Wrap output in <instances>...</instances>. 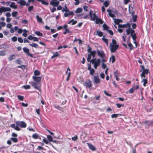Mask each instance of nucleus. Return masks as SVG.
I'll use <instances>...</instances> for the list:
<instances>
[{"instance_id": "obj_1", "label": "nucleus", "mask_w": 153, "mask_h": 153, "mask_svg": "<svg viewBox=\"0 0 153 153\" xmlns=\"http://www.w3.org/2000/svg\"><path fill=\"white\" fill-rule=\"evenodd\" d=\"M15 124H13L10 125V126L15 130L19 131L21 130V128H21H25L26 127V123L23 121H16L15 122Z\"/></svg>"}, {"instance_id": "obj_2", "label": "nucleus", "mask_w": 153, "mask_h": 153, "mask_svg": "<svg viewBox=\"0 0 153 153\" xmlns=\"http://www.w3.org/2000/svg\"><path fill=\"white\" fill-rule=\"evenodd\" d=\"M83 85L86 88H90L92 86V82L90 79H87L83 83Z\"/></svg>"}, {"instance_id": "obj_3", "label": "nucleus", "mask_w": 153, "mask_h": 153, "mask_svg": "<svg viewBox=\"0 0 153 153\" xmlns=\"http://www.w3.org/2000/svg\"><path fill=\"white\" fill-rule=\"evenodd\" d=\"M119 47V45H110L109 48L111 52L112 53L115 52Z\"/></svg>"}, {"instance_id": "obj_4", "label": "nucleus", "mask_w": 153, "mask_h": 153, "mask_svg": "<svg viewBox=\"0 0 153 153\" xmlns=\"http://www.w3.org/2000/svg\"><path fill=\"white\" fill-rule=\"evenodd\" d=\"M32 86L36 89L40 90L41 84L40 83L32 82Z\"/></svg>"}, {"instance_id": "obj_5", "label": "nucleus", "mask_w": 153, "mask_h": 153, "mask_svg": "<svg viewBox=\"0 0 153 153\" xmlns=\"http://www.w3.org/2000/svg\"><path fill=\"white\" fill-rule=\"evenodd\" d=\"M50 4L53 7H56L59 4V1L58 0H52Z\"/></svg>"}, {"instance_id": "obj_6", "label": "nucleus", "mask_w": 153, "mask_h": 153, "mask_svg": "<svg viewBox=\"0 0 153 153\" xmlns=\"http://www.w3.org/2000/svg\"><path fill=\"white\" fill-rule=\"evenodd\" d=\"M23 50L24 52L27 55L30 56L32 58L33 57V55L32 54L30 53V50L28 48L26 47H24L23 48Z\"/></svg>"}, {"instance_id": "obj_7", "label": "nucleus", "mask_w": 153, "mask_h": 153, "mask_svg": "<svg viewBox=\"0 0 153 153\" xmlns=\"http://www.w3.org/2000/svg\"><path fill=\"white\" fill-rule=\"evenodd\" d=\"M97 53L98 55L101 58L105 57V54L103 51H100L99 49L97 50Z\"/></svg>"}, {"instance_id": "obj_8", "label": "nucleus", "mask_w": 153, "mask_h": 153, "mask_svg": "<svg viewBox=\"0 0 153 153\" xmlns=\"http://www.w3.org/2000/svg\"><path fill=\"white\" fill-rule=\"evenodd\" d=\"M100 63V60L99 59H97L95 62L93 64L94 67L95 69H96L97 67L99 66Z\"/></svg>"}, {"instance_id": "obj_9", "label": "nucleus", "mask_w": 153, "mask_h": 153, "mask_svg": "<svg viewBox=\"0 0 153 153\" xmlns=\"http://www.w3.org/2000/svg\"><path fill=\"white\" fill-rule=\"evenodd\" d=\"M32 78L35 82L40 83L41 80V77L40 76L36 77L35 76H33Z\"/></svg>"}, {"instance_id": "obj_10", "label": "nucleus", "mask_w": 153, "mask_h": 153, "mask_svg": "<svg viewBox=\"0 0 153 153\" xmlns=\"http://www.w3.org/2000/svg\"><path fill=\"white\" fill-rule=\"evenodd\" d=\"M131 36L132 37V39H137V37L136 34L135 33V31L134 30L131 31Z\"/></svg>"}, {"instance_id": "obj_11", "label": "nucleus", "mask_w": 153, "mask_h": 153, "mask_svg": "<svg viewBox=\"0 0 153 153\" xmlns=\"http://www.w3.org/2000/svg\"><path fill=\"white\" fill-rule=\"evenodd\" d=\"M89 15L91 19L93 20H94L95 19H96L97 18V16H96V14L95 13H94V14H93V17H92V15H93L92 11L91 10H90V11L89 13Z\"/></svg>"}, {"instance_id": "obj_12", "label": "nucleus", "mask_w": 153, "mask_h": 153, "mask_svg": "<svg viewBox=\"0 0 153 153\" xmlns=\"http://www.w3.org/2000/svg\"><path fill=\"white\" fill-rule=\"evenodd\" d=\"M36 17L38 23L40 24L44 23V22L43 21L42 18L40 17L38 15H36Z\"/></svg>"}, {"instance_id": "obj_13", "label": "nucleus", "mask_w": 153, "mask_h": 153, "mask_svg": "<svg viewBox=\"0 0 153 153\" xmlns=\"http://www.w3.org/2000/svg\"><path fill=\"white\" fill-rule=\"evenodd\" d=\"M94 83L96 84H99L100 82V79L98 76H94Z\"/></svg>"}, {"instance_id": "obj_14", "label": "nucleus", "mask_w": 153, "mask_h": 153, "mask_svg": "<svg viewBox=\"0 0 153 153\" xmlns=\"http://www.w3.org/2000/svg\"><path fill=\"white\" fill-rule=\"evenodd\" d=\"M103 22L101 19L97 17L96 19V24H102L103 23Z\"/></svg>"}, {"instance_id": "obj_15", "label": "nucleus", "mask_w": 153, "mask_h": 153, "mask_svg": "<svg viewBox=\"0 0 153 153\" xmlns=\"http://www.w3.org/2000/svg\"><path fill=\"white\" fill-rule=\"evenodd\" d=\"M107 12L108 13V14L112 18H114L116 17L115 15L114 14L112 13L111 11V10L110 9H108L107 10Z\"/></svg>"}, {"instance_id": "obj_16", "label": "nucleus", "mask_w": 153, "mask_h": 153, "mask_svg": "<svg viewBox=\"0 0 153 153\" xmlns=\"http://www.w3.org/2000/svg\"><path fill=\"white\" fill-rule=\"evenodd\" d=\"M74 12L72 11H69L68 13H65L64 14V16L65 17H67L68 16H74Z\"/></svg>"}, {"instance_id": "obj_17", "label": "nucleus", "mask_w": 153, "mask_h": 153, "mask_svg": "<svg viewBox=\"0 0 153 153\" xmlns=\"http://www.w3.org/2000/svg\"><path fill=\"white\" fill-rule=\"evenodd\" d=\"M88 145V146L89 149L91 150L94 151L96 150V148L93 145L91 144H90V143H87Z\"/></svg>"}, {"instance_id": "obj_18", "label": "nucleus", "mask_w": 153, "mask_h": 153, "mask_svg": "<svg viewBox=\"0 0 153 153\" xmlns=\"http://www.w3.org/2000/svg\"><path fill=\"white\" fill-rule=\"evenodd\" d=\"M114 22L116 25H118L120 23L122 22V20L121 19H113Z\"/></svg>"}, {"instance_id": "obj_19", "label": "nucleus", "mask_w": 153, "mask_h": 153, "mask_svg": "<svg viewBox=\"0 0 153 153\" xmlns=\"http://www.w3.org/2000/svg\"><path fill=\"white\" fill-rule=\"evenodd\" d=\"M0 48L3 49L8 48H9V45L6 44H3L0 45Z\"/></svg>"}, {"instance_id": "obj_20", "label": "nucleus", "mask_w": 153, "mask_h": 153, "mask_svg": "<svg viewBox=\"0 0 153 153\" xmlns=\"http://www.w3.org/2000/svg\"><path fill=\"white\" fill-rule=\"evenodd\" d=\"M103 33L101 31H99L97 30V31L96 33H94V35L98 36L99 37H101L103 36Z\"/></svg>"}, {"instance_id": "obj_21", "label": "nucleus", "mask_w": 153, "mask_h": 153, "mask_svg": "<svg viewBox=\"0 0 153 153\" xmlns=\"http://www.w3.org/2000/svg\"><path fill=\"white\" fill-rule=\"evenodd\" d=\"M16 56L15 54H13L12 55H10L8 58V59L9 61H11L13 59H14L16 58Z\"/></svg>"}, {"instance_id": "obj_22", "label": "nucleus", "mask_w": 153, "mask_h": 153, "mask_svg": "<svg viewBox=\"0 0 153 153\" xmlns=\"http://www.w3.org/2000/svg\"><path fill=\"white\" fill-rule=\"evenodd\" d=\"M52 53H53V55L51 56V59L59 56L58 52H56L55 53L53 52Z\"/></svg>"}, {"instance_id": "obj_23", "label": "nucleus", "mask_w": 153, "mask_h": 153, "mask_svg": "<svg viewBox=\"0 0 153 153\" xmlns=\"http://www.w3.org/2000/svg\"><path fill=\"white\" fill-rule=\"evenodd\" d=\"M134 12H133L132 13L133 21L134 22H135L137 21V16L136 15H134Z\"/></svg>"}, {"instance_id": "obj_24", "label": "nucleus", "mask_w": 153, "mask_h": 153, "mask_svg": "<svg viewBox=\"0 0 153 153\" xmlns=\"http://www.w3.org/2000/svg\"><path fill=\"white\" fill-rule=\"evenodd\" d=\"M29 45L32 47H34L36 48H38L39 47L38 45L37 44L35 43H33L31 44H29Z\"/></svg>"}, {"instance_id": "obj_25", "label": "nucleus", "mask_w": 153, "mask_h": 153, "mask_svg": "<svg viewBox=\"0 0 153 153\" xmlns=\"http://www.w3.org/2000/svg\"><path fill=\"white\" fill-rule=\"evenodd\" d=\"M132 30H134L132 29L131 27L127 29L126 30L127 34L129 35L130 34H131V31Z\"/></svg>"}, {"instance_id": "obj_26", "label": "nucleus", "mask_w": 153, "mask_h": 153, "mask_svg": "<svg viewBox=\"0 0 153 153\" xmlns=\"http://www.w3.org/2000/svg\"><path fill=\"white\" fill-rule=\"evenodd\" d=\"M17 3L22 6H24L26 4V1L24 0H21L20 1L17 2Z\"/></svg>"}, {"instance_id": "obj_27", "label": "nucleus", "mask_w": 153, "mask_h": 153, "mask_svg": "<svg viewBox=\"0 0 153 153\" xmlns=\"http://www.w3.org/2000/svg\"><path fill=\"white\" fill-rule=\"evenodd\" d=\"M10 7L14 9H16L17 7L16 5H15V3L14 2H13L10 5Z\"/></svg>"}, {"instance_id": "obj_28", "label": "nucleus", "mask_w": 153, "mask_h": 153, "mask_svg": "<svg viewBox=\"0 0 153 153\" xmlns=\"http://www.w3.org/2000/svg\"><path fill=\"white\" fill-rule=\"evenodd\" d=\"M115 58L114 55H112L111 57L110 58V61L111 60V62L113 63L115 61Z\"/></svg>"}, {"instance_id": "obj_29", "label": "nucleus", "mask_w": 153, "mask_h": 153, "mask_svg": "<svg viewBox=\"0 0 153 153\" xmlns=\"http://www.w3.org/2000/svg\"><path fill=\"white\" fill-rule=\"evenodd\" d=\"M3 9L4 12L6 11H10L11 10V9L9 7H2Z\"/></svg>"}, {"instance_id": "obj_30", "label": "nucleus", "mask_w": 153, "mask_h": 153, "mask_svg": "<svg viewBox=\"0 0 153 153\" xmlns=\"http://www.w3.org/2000/svg\"><path fill=\"white\" fill-rule=\"evenodd\" d=\"M40 72L38 70H35L34 72V76H38L40 75Z\"/></svg>"}, {"instance_id": "obj_31", "label": "nucleus", "mask_w": 153, "mask_h": 153, "mask_svg": "<svg viewBox=\"0 0 153 153\" xmlns=\"http://www.w3.org/2000/svg\"><path fill=\"white\" fill-rule=\"evenodd\" d=\"M105 36H103V37L102 38V40L107 45H108V40L105 38Z\"/></svg>"}, {"instance_id": "obj_32", "label": "nucleus", "mask_w": 153, "mask_h": 153, "mask_svg": "<svg viewBox=\"0 0 153 153\" xmlns=\"http://www.w3.org/2000/svg\"><path fill=\"white\" fill-rule=\"evenodd\" d=\"M123 28L128 27L129 28L131 27H130L131 25L129 23H128L125 24H123Z\"/></svg>"}, {"instance_id": "obj_33", "label": "nucleus", "mask_w": 153, "mask_h": 153, "mask_svg": "<svg viewBox=\"0 0 153 153\" xmlns=\"http://www.w3.org/2000/svg\"><path fill=\"white\" fill-rule=\"evenodd\" d=\"M91 52L90 54L91 55V56H92L93 58H94L96 55V51L94 50L91 51Z\"/></svg>"}, {"instance_id": "obj_34", "label": "nucleus", "mask_w": 153, "mask_h": 153, "mask_svg": "<svg viewBox=\"0 0 153 153\" xmlns=\"http://www.w3.org/2000/svg\"><path fill=\"white\" fill-rule=\"evenodd\" d=\"M142 82H143V85L145 87L148 83L147 79H142Z\"/></svg>"}, {"instance_id": "obj_35", "label": "nucleus", "mask_w": 153, "mask_h": 153, "mask_svg": "<svg viewBox=\"0 0 153 153\" xmlns=\"http://www.w3.org/2000/svg\"><path fill=\"white\" fill-rule=\"evenodd\" d=\"M32 137L34 139H37L39 138V136L37 133H35L32 135Z\"/></svg>"}, {"instance_id": "obj_36", "label": "nucleus", "mask_w": 153, "mask_h": 153, "mask_svg": "<svg viewBox=\"0 0 153 153\" xmlns=\"http://www.w3.org/2000/svg\"><path fill=\"white\" fill-rule=\"evenodd\" d=\"M35 34L38 36H43V34L39 31H35Z\"/></svg>"}, {"instance_id": "obj_37", "label": "nucleus", "mask_w": 153, "mask_h": 153, "mask_svg": "<svg viewBox=\"0 0 153 153\" xmlns=\"http://www.w3.org/2000/svg\"><path fill=\"white\" fill-rule=\"evenodd\" d=\"M103 27L104 30L107 31L109 29V27L105 24L103 25Z\"/></svg>"}, {"instance_id": "obj_38", "label": "nucleus", "mask_w": 153, "mask_h": 153, "mask_svg": "<svg viewBox=\"0 0 153 153\" xmlns=\"http://www.w3.org/2000/svg\"><path fill=\"white\" fill-rule=\"evenodd\" d=\"M109 4V1H105L104 2L103 4L105 7H108Z\"/></svg>"}, {"instance_id": "obj_39", "label": "nucleus", "mask_w": 153, "mask_h": 153, "mask_svg": "<svg viewBox=\"0 0 153 153\" xmlns=\"http://www.w3.org/2000/svg\"><path fill=\"white\" fill-rule=\"evenodd\" d=\"M10 139L14 143H16L18 141V139L16 137H11Z\"/></svg>"}, {"instance_id": "obj_40", "label": "nucleus", "mask_w": 153, "mask_h": 153, "mask_svg": "<svg viewBox=\"0 0 153 153\" xmlns=\"http://www.w3.org/2000/svg\"><path fill=\"white\" fill-rule=\"evenodd\" d=\"M5 51L2 50L0 51V56H4L6 55L5 53Z\"/></svg>"}, {"instance_id": "obj_41", "label": "nucleus", "mask_w": 153, "mask_h": 153, "mask_svg": "<svg viewBox=\"0 0 153 153\" xmlns=\"http://www.w3.org/2000/svg\"><path fill=\"white\" fill-rule=\"evenodd\" d=\"M54 107L55 108L57 109L60 111L62 110V108L59 105H54Z\"/></svg>"}, {"instance_id": "obj_42", "label": "nucleus", "mask_w": 153, "mask_h": 153, "mask_svg": "<svg viewBox=\"0 0 153 153\" xmlns=\"http://www.w3.org/2000/svg\"><path fill=\"white\" fill-rule=\"evenodd\" d=\"M110 45H119L117 44L116 41L114 39H112V42L110 44Z\"/></svg>"}, {"instance_id": "obj_43", "label": "nucleus", "mask_w": 153, "mask_h": 153, "mask_svg": "<svg viewBox=\"0 0 153 153\" xmlns=\"http://www.w3.org/2000/svg\"><path fill=\"white\" fill-rule=\"evenodd\" d=\"M82 10V9L81 8H78L75 11L76 13H80Z\"/></svg>"}, {"instance_id": "obj_44", "label": "nucleus", "mask_w": 153, "mask_h": 153, "mask_svg": "<svg viewBox=\"0 0 153 153\" xmlns=\"http://www.w3.org/2000/svg\"><path fill=\"white\" fill-rule=\"evenodd\" d=\"M149 72V70L147 69H146L143 70L142 73L143 74H147Z\"/></svg>"}, {"instance_id": "obj_45", "label": "nucleus", "mask_w": 153, "mask_h": 153, "mask_svg": "<svg viewBox=\"0 0 153 153\" xmlns=\"http://www.w3.org/2000/svg\"><path fill=\"white\" fill-rule=\"evenodd\" d=\"M22 87L23 88L25 89H28L30 88V86L29 85H23Z\"/></svg>"}, {"instance_id": "obj_46", "label": "nucleus", "mask_w": 153, "mask_h": 153, "mask_svg": "<svg viewBox=\"0 0 153 153\" xmlns=\"http://www.w3.org/2000/svg\"><path fill=\"white\" fill-rule=\"evenodd\" d=\"M71 33V31H70L68 29H67L65 30V31L63 32V33L65 35L67 33Z\"/></svg>"}, {"instance_id": "obj_47", "label": "nucleus", "mask_w": 153, "mask_h": 153, "mask_svg": "<svg viewBox=\"0 0 153 153\" xmlns=\"http://www.w3.org/2000/svg\"><path fill=\"white\" fill-rule=\"evenodd\" d=\"M17 97L19 100L21 101H23L24 99L23 96L20 95H18Z\"/></svg>"}, {"instance_id": "obj_48", "label": "nucleus", "mask_w": 153, "mask_h": 153, "mask_svg": "<svg viewBox=\"0 0 153 153\" xmlns=\"http://www.w3.org/2000/svg\"><path fill=\"white\" fill-rule=\"evenodd\" d=\"M128 45L129 47V48L130 50H131L134 48V47L131 43H129L128 44Z\"/></svg>"}, {"instance_id": "obj_49", "label": "nucleus", "mask_w": 153, "mask_h": 153, "mask_svg": "<svg viewBox=\"0 0 153 153\" xmlns=\"http://www.w3.org/2000/svg\"><path fill=\"white\" fill-rule=\"evenodd\" d=\"M117 107L118 108H120L122 107H123L124 106V105L123 104H120L119 103H117L116 104Z\"/></svg>"}, {"instance_id": "obj_50", "label": "nucleus", "mask_w": 153, "mask_h": 153, "mask_svg": "<svg viewBox=\"0 0 153 153\" xmlns=\"http://www.w3.org/2000/svg\"><path fill=\"white\" fill-rule=\"evenodd\" d=\"M33 6L32 5L28 7V10L29 12H30L33 10Z\"/></svg>"}, {"instance_id": "obj_51", "label": "nucleus", "mask_w": 153, "mask_h": 153, "mask_svg": "<svg viewBox=\"0 0 153 153\" xmlns=\"http://www.w3.org/2000/svg\"><path fill=\"white\" fill-rule=\"evenodd\" d=\"M22 23L25 24H27L28 23V21L26 19H24L22 21Z\"/></svg>"}, {"instance_id": "obj_52", "label": "nucleus", "mask_w": 153, "mask_h": 153, "mask_svg": "<svg viewBox=\"0 0 153 153\" xmlns=\"http://www.w3.org/2000/svg\"><path fill=\"white\" fill-rule=\"evenodd\" d=\"M41 3L45 5H48V1H46L44 0H42V1Z\"/></svg>"}, {"instance_id": "obj_53", "label": "nucleus", "mask_w": 153, "mask_h": 153, "mask_svg": "<svg viewBox=\"0 0 153 153\" xmlns=\"http://www.w3.org/2000/svg\"><path fill=\"white\" fill-rule=\"evenodd\" d=\"M47 138L49 140V141H50L51 142H52L53 141V138L50 135H48L47 136Z\"/></svg>"}, {"instance_id": "obj_54", "label": "nucleus", "mask_w": 153, "mask_h": 153, "mask_svg": "<svg viewBox=\"0 0 153 153\" xmlns=\"http://www.w3.org/2000/svg\"><path fill=\"white\" fill-rule=\"evenodd\" d=\"M18 12L16 11L13 12L12 13V15L13 17H16L17 14Z\"/></svg>"}, {"instance_id": "obj_55", "label": "nucleus", "mask_w": 153, "mask_h": 153, "mask_svg": "<svg viewBox=\"0 0 153 153\" xmlns=\"http://www.w3.org/2000/svg\"><path fill=\"white\" fill-rule=\"evenodd\" d=\"M89 71H90V74L91 75H93L95 72L93 68H92V69H91V70H90Z\"/></svg>"}, {"instance_id": "obj_56", "label": "nucleus", "mask_w": 153, "mask_h": 153, "mask_svg": "<svg viewBox=\"0 0 153 153\" xmlns=\"http://www.w3.org/2000/svg\"><path fill=\"white\" fill-rule=\"evenodd\" d=\"M114 75L115 77L118 76L119 74L118 73V70H116L114 73Z\"/></svg>"}, {"instance_id": "obj_57", "label": "nucleus", "mask_w": 153, "mask_h": 153, "mask_svg": "<svg viewBox=\"0 0 153 153\" xmlns=\"http://www.w3.org/2000/svg\"><path fill=\"white\" fill-rule=\"evenodd\" d=\"M91 55L89 53L88 55V57L87 58V61L88 62H89L91 60Z\"/></svg>"}, {"instance_id": "obj_58", "label": "nucleus", "mask_w": 153, "mask_h": 153, "mask_svg": "<svg viewBox=\"0 0 153 153\" xmlns=\"http://www.w3.org/2000/svg\"><path fill=\"white\" fill-rule=\"evenodd\" d=\"M18 40L20 43H22L23 42V39L21 37H18Z\"/></svg>"}, {"instance_id": "obj_59", "label": "nucleus", "mask_w": 153, "mask_h": 153, "mask_svg": "<svg viewBox=\"0 0 153 153\" xmlns=\"http://www.w3.org/2000/svg\"><path fill=\"white\" fill-rule=\"evenodd\" d=\"M119 114H113L111 115V117L112 118H117L118 117Z\"/></svg>"}, {"instance_id": "obj_60", "label": "nucleus", "mask_w": 153, "mask_h": 153, "mask_svg": "<svg viewBox=\"0 0 153 153\" xmlns=\"http://www.w3.org/2000/svg\"><path fill=\"white\" fill-rule=\"evenodd\" d=\"M17 40V38L16 36H14L12 38V40L14 42H16Z\"/></svg>"}, {"instance_id": "obj_61", "label": "nucleus", "mask_w": 153, "mask_h": 153, "mask_svg": "<svg viewBox=\"0 0 153 153\" xmlns=\"http://www.w3.org/2000/svg\"><path fill=\"white\" fill-rule=\"evenodd\" d=\"M96 59L95 58H93V59H91L90 61V63H92V64H93L95 62Z\"/></svg>"}, {"instance_id": "obj_62", "label": "nucleus", "mask_w": 153, "mask_h": 153, "mask_svg": "<svg viewBox=\"0 0 153 153\" xmlns=\"http://www.w3.org/2000/svg\"><path fill=\"white\" fill-rule=\"evenodd\" d=\"M62 12H66L65 13H67L69 12V10L68 8H67L65 9H62Z\"/></svg>"}, {"instance_id": "obj_63", "label": "nucleus", "mask_w": 153, "mask_h": 153, "mask_svg": "<svg viewBox=\"0 0 153 153\" xmlns=\"http://www.w3.org/2000/svg\"><path fill=\"white\" fill-rule=\"evenodd\" d=\"M134 89L132 87V88H130L129 91V92L131 94H132L134 92Z\"/></svg>"}, {"instance_id": "obj_64", "label": "nucleus", "mask_w": 153, "mask_h": 153, "mask_svg": "<svg viewBox=\"0 0 153 153\" xmlns=\"http://www.w3.org/2000/svg\"><path fill=\"white\" fill-rule=\"evenodd\" d=\"M6 24L4 22H0V25L2 27H4L5 26Z\"/></svg>"}]
</instances>
